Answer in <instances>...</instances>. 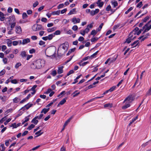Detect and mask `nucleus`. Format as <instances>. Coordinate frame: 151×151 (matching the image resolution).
<instances>
[{
  "instance_id": "f257e3e1",
  "label": "nucleus",
  "mask_w": 151,
  "mask_h": 151,
  "mask_svg": "<svg viewBox=\"0 0 151 151\" xmlns=\"http://www.w3.org/2000/svg\"><path fill=\"white\" fill-rule=\"evenodd\" d=\"M44 61L43 60L38 59L33 62L30 66L31 68L35 69L40 68L42 66H44Z\"/></svg>"
},
{
  "instance_id": "f03ea898",
  "label": "nucleus",
  "mask_w": 151,
  "mask_h": 151,
  "mask_svg": "<svg viewBox=\"0 0 151 151\" xmlns=\"http://www.w3.org/2000/svg\"><path fill=\"white\" fill-rule=\"evenodd\" d=\"M68 45L67 42L61 45L58 49V53L61 55L64 54L68 50Z\"/></svg>"
},
{
  "instance_id": "7ed1b4c3",
  "label": "nucleus",
  "mask_w": 151,
  "mask_h": 151,
  "mask_svg": "<svg viewBox=\"0 0 151 151\" xmlns=\"http://www.w3.org/2000/svg\"><path fill=\"white\" fill-rule=\"evenodd\" d=\"M55 52V50L54 48H48L46 50L45 52L46 54H47V56H53Z\"/></svg>"
},
{
  "instance_id": "20e7f679",
  "label": "nucleus",
  "mask_w": 151,
  "mask_h": 151,
  "mask_svg": "<svg viewBox=\"0 0 151 151\" xmlns=\"http://www.w3.org/2000/svg\"><path fill=\"white\" fill-rule=\"evenodd\" d=\"M135 97L134 95H129L124 99L123 103H124L126 102L127 103L129 104L134 100Z\"/></svg>"
},
{
  "instance_id": "39448f33",
  "label": "nucleus",
  "mask_w": 151,
  "mask_h": 151,
  "mask_svg": "<svg viewBox=\"0 0 151 151\" xmlns=\"http://www.w3.org/2000/svg\"><path fill=\"white\" fill-rule=\"evenodd\" d=\"M32 30L35 31L44 29L42 26L39 24H34L32 27Z\"/></svg>"
},
{
  "instance_id": "423d86ee",
  "label": "nucleus",
  "mask_w": 151,
  "mask_h": 151,
  "mask_svg": "<svg viewBox=\"0 0 151 151\" xmlns=\"http://www.w3.org/2000/svg\"><path fill=\"white\" fill-rule=\"evenodd\" d=\"M142 29H144L143 34H144L145 32H147L149 31L151 29V24L149 26L148 24H146L144 26Z\"/></svg>"
},
{
  "instance_id": "0eeeda50",
  "label": "nucleus",
  "mask_w": 151,
  "mask_h": 151,
  "mask_svg": "<svg viewBox=\"0 0 151 151\" xmlns=\"http://www.w3.org/2000/svg\"><path fill=\"white\" fill-rule=\"evenodd\" d=\"M54 37V35L51 34L49 35L48 36H47L45 37H43L42 38V39L44 40H51L53 37Z\"/></svg>"
},
{
  "instance_id": "6e6552de",
  "label": "nucleus",
  "mask_w": 151,
  "mask_h": 151,
  "mask_svg": "<svg viewBox=\"0 0 151 151\" xmlns=\"http://www.w3.org/2000/svg\"><path fill=\"white\" fill-rule=\"evenodd\" d=\"M68 99V98L66 97L63 98L62 100H61L60 102L58 104L57 106L59 107L60 106V105H63L64 104L66 101V100Z\"/></svg>"
},
{
  "instance_id": "1a4fd4ad",
  "label": "nucleus",
  "mask_w": 151,
  "mask_h": 151,
  "mask_svg": "<svg viewBox=\"0 0 151 151\" xmlns=\"http://www.w3.org/2000/svg\"><path fill=\"white\" fill-rule=\"evenodd\" d=\"M72 22L75 24L76 23H79L80 22V19L79 18H76L74 17L73 18L72 20Z\"/></svg>"
},
{
  "instance_id": "9d476101",
  "label": "nucleus",
  "mask_w": 151,
  "mask_h": 151,
  "mask_svg": "<svg viewBox=\"0 0 151 151\" xmlns=\"http://www.w3.org/2000/svg\"><path fill=\"white\" fill-rule=\"evenodd\" d=\"M15 31L17 34H21L22 32V30L21 27L19 26H17L15 27Z\"/></svg>"
},
{
  "instance_id": "9b49d317",
  "label": "nucleus",
  "mask_w": 151,
  "mask_h": 151,
  "mask_svg": "<svg viewBox=\"0 0 151 151\" xmlns=\"http://www.w3.org/2000/svg\"><path fill=\"white\" fill-rule=\"evenodd\" d=\"M99 11V10L98 9H96L94 10L91 11L90 15L91 16H93L98 13Z\"/></svg>"
},
{
  "instance_id": "f8f14e48",
  "label": "nucleus",
  "mask_w": 151,
  "mask_h": 151,
  "mask_svg": "<svg viewBox=\"0 0 151 151\" xmlns=\"http://www.w3.org/2000/svg\"><path fill=\"white\" fill-rule=\"evenodd\" d=\"M37 119H39L38 116H36L34 118H33L31 121V122L33 123L35 125H36L38 122V121L37 120H36Z\"/></svg>"
},
{
  "instance_id": "ddd939ff",
  "label": "nucleus",
  "mask_w": 151,
  "mask_h": 151,
  "mask_svg": "<svg viewBox=\"0 0 151 151\" xmlns=\"http://www.w3.org/2000/svg\"><path fill=\"white\" fill-rule=\"evenodd\" d=\"M93 27V25L91 24L88 25L86 28L85 29L84 31L86 33H87L89 31V28H91Z\"/></svg>"
},
{
  "instance_id": "4468645a",
  "label": "nucleus",
  "mask_w": 151,
  "mask_h": 151,
  "mask_svg": "<svg viewBox=\"0 0 151 151\" xmlns=\"http://www.w3.org/2000/svg\"><path fill=\"white\" fill-rule=\"evenodd\" d=\"M96 3L99 7H102L104 4V2L101 1V0H98Z\"/></svg>"
},
{
  "instance_id": "2eb2a0df",
  "label": "nucleus",
  "mask_w": 151,
  "mask_h": 151,
  "mask_svg": "<svg viewBox=\"0 0 151 151\" xmlns=\"http://www.w3.org/2000/svg\"><path fill=\"white\" fill-rule=\"evenodd\" d=\"M136 36V35L134 33H133V31H132L129 34V37L132 39V40L134 39Z\"/></svg>"
},
{
  "instance_id": "dca6fc26",
  "label": "nucleus",
  "mask_w": 151,
  "mask_h": 151,
  "mask_svg": "<svg viewBox=\"0 0 151 151\" xmlns=\"http://www.w3.org/2000/svg\"><path fill=\"white\" fill-rule=\"evenodd\" d=\"M103 97V96L97 97H95V98H93L92 99H91L89 100L88 101H87V102H86L85 104H87V103H89V102H92V101H93L96 100V99H98L101 98L102 97Z\"/></svg>"
},
{
  "instance_id": "f3484780",
  "label": "nucleus",
  "mask_w": 151,
  "mask_h": 151,
  "mask_svg": "<svg viewBox=\"0 0 151 151\" xmlns=\"http://www.w3.org/2000/svg\"><path fill=\"white\" fill-rule=\"evenodd\" d=\"M8 19H9V22L12 21L14 22L15 20V18L14 15H11L9 17H8Z\"/></svg>"
},
{
  "instance_id": "a211bd4d",
  "label": "nucleus",
  "mask_w": 151,
  "mask_h": 151,
  "mask_svg": "<svg viewBox=\"0 0 151 151\" xmlns=\"http://www.w3.org/2000/svg\"><path fill=\"white\" fill-rule=\"evenodd\" d=\"M37 87V85H35L31 88L30 91H32V92H31L32 94H34L35 93L36 91L35 90V89Z\"/></svg>"
},
{
  "instance_id": "6ab92c4d",
  "label": "nucleus",
  "mask_w": 151,
  "mask_h": 151,
  "mask_svg": "<svg viewBox=\"0 0 151 151\" xmlns=\"http://www.w3.org/2000/svg\"><path fill=\"white\" fill-rule=\"evenodd\" d=\"M67 94H79L80 93L79 92H78L77 91L74 92L73 93H72L71 91H70L66 92Z\"/></svg>"
},
{
  "instance_id": "aec40b11",
  "label": "nucleus",
  "mask_w": 151,
  "mask_h": 151,
  "mask_svg": "<svg viewBox=\"0 0 151 151\" xmlns=\"http://www.w3.org/2000/svg\"><path fill=\"white\" fill-rule=\"evenodd\" d=\"M5 15L2 12H0V20L1 21H3L5 18Z\"/></svg>"
},
{
  "instance_id": "412c9836",
  "label": "nucleus",
  "mask_w": 151,
  "mask_h": 151,
  "mask_svg": "<svg viewBox=\"0 0 151 151\" xmlns=\"http://www.w3.org/2000/svg\"><path fill=\"white\" fill-rule=\"evenodd\" d=\"M64 67L63 66H60L58 68V74H61L63 73V68Z\"/></svg>"
},
{
  "instance_id": "4be33fe9",
  "label": "nucleus",
  "mask_w": 151,
  "mask_h": 151,
  "mask_svg": "<svg viewBox=\"0 0 151 151\" xmlns=\"http://www.w3.org/2000/svg\"><path fill=\"white\" fill-rule=\"evenodd\" d=\"M8 97L3 95V96H0V99L2 101H4L8 99Z\"/></svg>"
},
{
  "instance_id": "5701e85b",
  "label": "nucleus",
  "mask_w": 151,
  "mask_h": 151,
  "mask_svg": "<svg viewBox=\"0 0 151 151\" xmlns=\"http://www.w3.org/2000/svg\"><path fill=\"white\" fill-rule=\"evenodd\" d=\"M30 39L28 38L24 39L22 41V44L24 45L30 42Z\"/></svg>"
},
{
  "instance_id": "b1692460",
  "label": "nucleus",
  "mask_w": 151,
  "mask_h": 151,
  "mask_svg": "<svg viewBox=\"0 0 151 151\" xmlns=\"http://www.w3.org/2000/svg\"><path fill=\"white\" fill-rule=\"evenodd\" d=\"M30 95H28L27 96V97L25 98L24 99H23L22 101H20V103H22L25 102V101H27V100H28L30 98Z\"/></svg>"
},
{
  "instance_id": "393cba45",
  "label": "nucleus",
  "mask_w": 151,
  "mask_h": 151,
  "mask_svg": "<svg viewBox=\"0 0 151 151\" xmlns=\"http://www.w3.org/2000/svg\"><path fill=\"white\" fill-rule=\"evenodd\" d=\"M50 110V108H44L42 111H41V113H43L44 114H46Z\"/></svg>"
},
{
  "instance_id": "a878e982",
  "label": "nucleus",
  "mask_w": 151,
  "mask_h": 151,
  "mask_svg": "<svg viewBox=\"0 0 151 151\" xmlns=\"http://www.w3.org/2000/svg\"><path fill=\"white\" fill-rule=\"evenodd\" d=\"M33 104H29V103L27 104L25 106H24V107H25L26 109L27 110L30 107H31L32 106Z\"/></svg>"
},
{
  "instance_id": "bb28decb",
  "label": "nucleus",
  "mask_w": 151,
  "mask_h": 151,
  "mask_svg": "<svg viewBox=\"0 0 151 151\" xmlns=\"http://www.w3.org/2000/svg\"><path fill=\"white\" fill-rule=\"evenodd\" d=\"M139 42V40L135 41L131 44V45L133 47H135L138 45Z\"/></svg>"
},
{
  "instance_id": "cd10ccee",
  "label": "nucleus",
  "mask_w": 151,
  "mask_h": 151,
  "mask_svg": "<svg viewBox=\"0 0 151 151\" xmlns=\"http://www.w3.org/2000/svg\"><path fill=\"white\" fill-rule=\"evenodd\" d=\"M130 106V104H129L127 103V104H126L125 105L122 106V109H126L127 108H128Z\"/></svg>"
},
{
  "instance_id": "c85d7f7f",
  "label": "nucleus",
  "mask_w": 151,
  "mask_h": 151,
  "mask_svg": "<svg viewBox=\"0 0 151 151\" xmlns=\"http://www.w3.org/2000/svg\"><path fill=\"white\" fill-rule=\"evenodd\" d=\"M41 130H40L39 131H37L35 133V134L37 135L35 136V137H38L39 136H40L41 134H42L43 133V132H41Z\"/></svg>"
},
{
  "instance_id": "c756f323",
  "label": "nucleus",
  "mask_w": 151,
  "mask_h": 151,
  "mask_svg": "<svg viewBox=\"0 0 151 151\" xmlns=\"http://www.w3.org/2000/svg\"><path fill=\"white\" fill-rule=\"evenodd\" d=\"M57 29L56 27H53L51 28H50L47 29V30L48 32H51L54 31Z\"/></svg>"
},
{
  "instance_id": "7c9ffc66",
  "label": "nucleus",
  "mask_w": 151,
  "mask_h": 151,
  "mask_svg": "<svg viewBox=\"0 0 151 151\" xmlns=\"http://www.w3.org/2000/svg\"><path fill=\"white\" fill-rule=\"evenodd\" d=\"M112 106V104L108 103L105 104L104 105V108H111Z\"/></svg>"
},
{
  "instance_id": "2f4dec72",
  "label": "nucleus",
  "mask_w": 151,
  "mask_h": 151,
  "mask_svg": "<svg viewBox=\"0 0 151 151\" xmlns=\"http://www.w3.org/2000/svg\"><path fill=\"white\" fill-rule=\"evenodd\" d=\"M16 24V22H14L10 24V27L11 28V30H12L14 28Z\"/></svg>"
},
{
  "instance_id": "473e14b6",
  "label": "nucleus",
  "mask_w": 151,
  "mask_h": 151,
  "mask_svg": "<svg viewBox=\"0 0 151 151\" xmlns=\"http://www.w3.org/2000/svg\"><path fill=\"white\" fill-rule=\"evenodd\" d=\"M98 32V31H97V29H96V30H95L94 29H93L92 30V31L91 32V35L94 36Z\"/></svg>"
},
{
  "instance_id": "72a5a7b5",
  "label": "nucleus",
  "mask_w": 151,
  "mask_h": 151,
  "mask_svg": "<svg viewBox=\"0 0 151 151\" xmlns=\"http://www.w3.org/2000/svg\"><path fill=\"white\" fill-rule=\"evenodd\" d=\"M111 3L112 5L114 6V8L115 7L118 5L117 2L116 1H112L111 2Z\"/></svg>"
},
{
  "instance_id": "f704fd0d",
  "label": "nucleus",
  "mask_w": 151,
  "mask_h": 151,
  "mask_svg": "<svg viewBox=\"0 0 151 151\" xmlns=\"http://www.w3.org/2000/svg\"><path fill=\"white\" fill-rule=\"evenodd\" d=\"M139 29L138 27H136L133 31V33H134L136 35H137V33L138 32Z\"/></svg>"
},
{
  "instance_id": "c9c22d12",
  "label": "nucleus",
  "mask_w": 151,
  "mask_h": 151,
  "mask_svg": "<svg viewBox=\"0 0 151 151\" xmlns=\"http://www.w3.org/2000/svg\"><path fill=\"white\" fill-rule=\"evenodd\" d=\"M35 125L33 124H31L27 128V129L30 130H31L32 128L35 127Z\"/></svg>"
},
{
  "instance_id": "e433bc0d",
  "label": "nucleus",
  "mask_w": 151,
  "mask_h": 151,
  "mask_svg": "<svg viewBox=\"0 0 151 151\" xmlns=\"http://www.w3.org/2000/svg\"><path fill=\"white\" fill-rule=\"evenodd\" d=\"M21 55L23 58L26 57V52L25 51L22 52L21 53Z\"/></svg>"
},
{
  "instance_id": "4c0bfd02",
  "label": "nucleus",
  "mask_w": 151,
  "mask_h": 151,
  "mask_svg": "<svg viewBox=\"0 0 151 151\" xmlns=\"http://www.w3.org/2000/svg\"><path fill=\"white\" fill-rule=\"evenodd\" d=\"M28 16L25 12H24L22 14V17L23 19H25L27 18Z\"/></svg>"
},
{
  "instance_id": "58836bf2",
  "label": "nucleus",
  "mask_w": 151,
  "mask_h": 151,
  "mask_svg": "<svg viewBox=\"0 0 151 151\" xmlns=\"http://www.w3.org/2000/svg\"><path fill=\"white\" fill-rule=\"evenodd\" d=\"M60 11L59 10H58L53 12L52 13V14L53 15H58L60 14Z\"/></svg>"
},
{
  "instance_id": "ea45409f",
  "label": "nucleus",
  "mask_w": 151,
  "mask_h": 151,
  "mask_svg": "<svg viewBox=\"0 0 151 151\" xmlns=\"http://www.w3.org/2000/svg\"><path fill=\"white\" fill-rule=\"evenodd\" d=\"M98 39V38L97 37H95L93 38H92L91 39V40L92 42H96Z\"/></svg>"
},
{
  "instance_id": "a19ab883",
  "label": "nucleus",
  "mask_w": 151,
  "mask_h": 151,
  "mask_svg": "<svg viewBox=\"0 0 151 151\" xmlns=\"http://www.w3.org/2000/svg\"><path fill=\"white\" fill-rule=\"evenodd\" d=\"M75 11H76V9L75 8L73 9L70 11L68 13V14L69 15H71V14H73L74 12H75Z\"/></svg>"
},
{
  "instance_id": "79ce46f5",
  "label": "nucleus",
  "mask_w": 151,
  "mask_h": 151,
  "mask_svg": "<svg viewBox=\"0 0 151 151\" xmlns=\"http://www.w3.org/2000/svg\"><path fill=\"white\" fill-rule=\"evenodd\" d=\"M132 38L130 37H129L126 40V42L127 43H129L131 42L132 40Z\"/></svg>"
},
{
  "instance_id": "37998d69",
  "label": "nucleus",
  "mask_w": 151,
  "mask_h": 151,
  "mask_svg": "<svg viewBox=\"0 0 151 151\" xmlns=\"http://www.w3.org/2000/svg\"><path fill=\"white\" fill-rule=\"evenodd\" d=\"M150 18V17L148 16L146 17L143 20L142 22H146L147 20H148Z\"/></svg>"
},
{
  "instance_id": "c03bdc74",
  "label": "nucleus",
  "mask_w": 151,
  "mask_h": 151,
  "mask_svg": "<svg viewBox=\"0 0 151 151\" xmlns=\"http://www.w3.org/2000/svg\"><path fill=\"white\" fill-rule=\"evenodd\" d=\"M22 65L21 63L19 62V63H16V64L15 65V67L16 69L18 68L19 67V66H21Z\"/></svg>"
},
{
  "instance_id": "a18cd8bd",
  "label": "nucleus",
  "mask_w": 151,
  "mask_h": 151,
  "mask_svg": "<svg viewBox=\"0 0 151 151\" xmlns=\"http://www.w3.org/2000/svg\"><path fill=\"white\" fill-rule=\"evenodd\" d=\"M10 141V142H12V140H11L10 139L7 140L5 141V144L6 146H9V142Z\"/></svg>"
},
{
  "instance_id": "49530a36",
  "label": "nucleus",
  "mask_w": 151,
  "mask_h": 151,
  "mask_svg": "<svg viewBox=\"0 0 151 151\" xmlns=\"http://www.w3.org/2000/svg\"><path fill=\"white\" fill-rule=\"evenodd\" d=\"M7 40H8L7 42V45L9 47H11L12 46V42L11 40H9V39Z\"/></svg>"
},
{
  "instance_id": "de8ad7c7",
  "label": "nucleus",
  "mask_w": 151,
  "mask_h": 151,
  "mask_svg": "<svg viewBox=\"0 0 151 151\" xmlns=\"http://www.w3.org/2000/svg\"><path fill=\"white\" fill-rule=\"evenodd\" d=\"M72 118V117H71L70 118H69L64 123H65L67 125L68 124V123L70 122Z\"/></svg>"
},
{
  "instance_id": "09e8293b",
  "label": "nucleus",
  "mask_w": 151,
  "mask_h": 151,
  "mask_svg": "<svg viewBox=\"0 0 151 151\" xmlns=\"http://www.w3.org/2000/svg\"><path fill=\"white\" fill-rule=\"evenodd\" d=\"M60 32L59 30L56 31L54 33L52 34L54 35V37L55 35H58L60 34Z\"/></svg>"
},
{
  "instance_id": "8fccbe9b",
  "label": "nucleus",
  "mask_w": 151,
  "mask_h": 151,
  "mask_svg": "<svg viewBox=\"0 0 151 151\" xmlns=\"http://www.w3.org/2000/svg\"><path fill=\"white\" fill-rule=\"evenodd\" d=\"M103 25V23H102L99 26V28L96 29L97 30V31H98V32L99 31L101 30V28L102 27Z\"/></svg>"
},
{
  "instance_id": "3c124183",
  "label": "nucleus",
  "mask_w": 151,
  "mask_h": 151,
  "mask_svg": "<svg viewBox=\"0 0 151 151\" xmlns=\"http://www.w3.org/2000/svg\"><path fill=\"white\" fill-rule=\"evenodd\" d=\"M13 11V9L11 7H9L7 9V12L9 13H11Z\"/></svg>"
},
{
  "instance_id": "603ef678",
  "label": "nucleus",
  "mask_w": 151,
  "mask_h": 151,
  "mask_svg": "<svg viewBox=\"0 0 151 151\" xmlns=\"http://www.w3.org/2000/svg\"><path fill=\"white\" fill-rule=\"evenodd\" d=\"M116 87V86H113L110 88L109 89V92H111L114 91Z\"/></svg>"
},
{
  "instance_id": "864d4df0",
  "label": "nucleus",
  "mask_w": 151,
  "mask_h": 151,
  "mask_svg": "<svg viewBox=\"0 0 151 151\" xmlns=\"http://www.w3.org/2000/svg\"><path fill=\"white\" fill-rule=\"evenodd\" d=\"M6 72V71L5 70L3 69L0 72V76H1L2 75L4 74Z\"/></svg>"
},
{
  "instance_id": "5fc2aeb1",
  "label": "nucleus",
  "mask_w": 151,
  "mask_h": 151,
  "mask_svg": "<svg viewBox=\"0 0 151 151\" xmlns=\"http://www.w3.org/2000/svg\"><path fill=\"white\" fill-rule=\"evenodd\" d=\"M133 9V8L132 7H130V8H129V9H128V10L127 11H126L125 12V14H127L129 12H130Z\"/></svg>"
},
{
  "instance_id": "6e6d98bb",
  "label": "nucleus",
  "mask_w": 151,
  "mask_h": 151,
  "mask_svg": "<svg viewBox=\"0 0 151 151\" xmlns=\"http://www.w3.org/2000/svg\"><path fill=\"white\" fill-rule=\"evenodd\" d=\"M111 6L110 5H109L106 8V10L107 11H109V10L111 11L112 9H111Z\"/></svg>"
},
{
  "instance_id": "4d7b16f0",
  "label": "nucleus",
  "mask_w": 151,
  "mask_h": 151,
  "mask_svg": "<svg viewBox=\"0 0 151 151\" xmlns=\"http://www.w3.org/2000/svg\"><path fill=\"white\" fill-rule=\"evenodd\" d=\"M142 2L140 1L137 5V7L140 8L142 6Z\"/></svg>"
},
{
  "instance_id": "13d9d810",
  "label": "nucleus",
  "mask_w": 151,
  "mask_h": 151,
  "mask_svg": "<svg viewBox=\"0 0 151 151\" xmlns=\"http://www.w3.org/2000/svg\"><path fill=\"white\" fill-rule=\"evenodd\" d=\"M72 29L74 31H76L78 29V27L77 25H74Z\"/></svg>"
},
{
  "instance_id": "bf43d9fd",
  "label": "nucleus",
  "mask_w": 151,
  "mask_h": 151,
  "mask_svg": "<svg viewBox=\"0 0 151 151\" xmlns=\"http://www.w3.org/2000/svg\"><path fill=\"white\" fill-rule=\"evenodd\" d=\"M64 4H60L58 6V9H60V8H62L64 6Z\"/></svg>"
},
{
  "instance_id": "052dcab7",
  "label": "nucleus",
  "mask_w": 151,
  "mask_h": 151,
  "mask_svg": "<svg viewBox=\"0 0 151 151\" xmlns=\"http://www.w3.org/2000/svg\"><path fill=\"white\" fill-rule=\"evenodd\" d=\"M40 145H38V146H37L36 147L32 148L31 150H30V151H31L32 150H33V151L35 150H36L38 149L40 147Z\"/></svg>"
},
{
  "instance_id": "680f3d73",
  "label": "nucleus",
  "mask_w": 151,
  "mask_h": 151,
  "mask_svg": "<svg viewBox=\"0 0 151 151\" xmlns=\"http://www.w3.org/2000/svg\"><path fill=\"white\" fill-rule=\"evenodd\" d=\"M63 22L65 24H66L67 23L69 22V20H67L66 19H64L63 20Z\"/></svg>"
},
{
  "instance_id": "e2e57ef3",
  "label": "nucleus",
  "mask_w": 151,
  "mask_h": 151,
  "mask_svg": "<svg viewBox=\"0 0 151 151\" xmlns=\"http://www.w3.org/2000/svg\"><path fill=\"white\" fill-rule=\"evenodd\" d=\"M45 44V42L43 41L40 40V41L39 45H42Z\"/></svg>"
},
{
  "instance_id": "0e129e2a",
  "label": "nucleus",
  "mask_w": 151,
  "mask_h": 151,
  "mask_svg": "<svg viewBox=\"0 0 151 151\" xmlns=\"http://www.w3.org/2000/svg\"><path fill=\"white\" fill-rule=\"evenodd\" d=\"M11 82L14 84H16L17 83V80L16 79H14L12 80L11 81Z\"/></svg>"
},
{
  "instance_id": "69168bd1",
  "label": "nucleus",
  "mask_w": 151,
  "mask_h": 151,
  "mask_svg": "<svg viewBox=\"0 0 151 151\" xmlns=\"http://www.w3.org/2000/svg\"><path fill=\"white\" fill-rule=\"evenodd\" d=\"M39 3L38 1H36L33 4V7L34 8L35 7L38 5Z\"/></svg>"
},
{
  "instance_id": "338daca9",
  "label": "nucleus",
  "mask_w": 151,
  "mask_h": 151,
  "mask_svg": "<svg viewBox=\"0 0 151 151\" xmlns=\"http://www.w3.org/2000/svg\"><path fill=\"white\" fill-rule=\"evenodd\" d=\"M74 72L73 70H70L67 74V76H68L71 74L73 73Z\"/></svg>"
},
{
  "instance_id": "774afa93",
  "label": "nucleus",
  "mask_w": 151,
  "mask_h": 151,
  "mask_svg": "<svg viewBox=\"0 0 151 151\" xmlns=\"http://www.w3.org/2000/svg\"><path fill=\"white\" fill-rule=\"evenodd\" d=\"M28 133V132L27 131H25L23 132L22 134V136H24L26 135Z\"/></svg>"
}]
</instances>
